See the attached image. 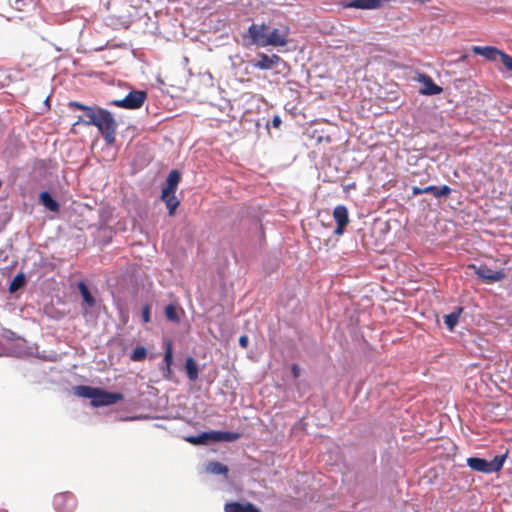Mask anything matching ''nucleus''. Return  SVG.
Listing matches in <instances>:
<instances>
[{"mask_svg":"<svg viewBox=\"0 0 512 512\" xmlns=\"http://www.w3.org/2000/svg\"><path fill=\"white\" fill-rule=\"evenodd\" d=\"M269 26L262 23H252L247 31V36L250 39V44L258 47H266V39L269 35Z\"/></svg>","mask_w":512,"mask_h":512,"instance_id":"nucleus-4","label":"nucleus"},{"mask_svg":"<svg viewBox=\"0 0 512 512\" xmlns=\"http://www.w3.org/2000/svg\"><path fill=\"white\" fill-rule=\"evenodd\" d=\"M281 125V118L278 115H275L272 119V126L274 128H279Z\"/></svg>","mask_w":512,"mask_h":512,"instance_id":"nucleus-34","label":"nucleus"},{"mask_svg":"<svg viewBox=\"0 0 512 512\" xmlns=\"http://www.w3.org/2000/svg\"><path fill=\"white\" fill-rule=\"evenodd\" d=\"M68 106L71 109L84 111L88 117V121L85 122V125L97 127L107 144L111 145L115 142L117 122L111 112L103 108L87 106L77 101H70Z\"/></svg>","mask_w":512,"mask_h":512,"instance_id":"nucleus-1","label":"nucleus"},{"mask_svg":"<svg viewBox=\"0 0 512 512\" xmlns=\"http://www.w3.org/2000/svg\"><path fill=\"white\" fill-rule=\"evenodd\" d=\"M505 459L506 455H497L490 461L479 457H469L467 465L474 471L491 474L502 469Z\"/></svg>","mask_w":512,"mask_h":512,"instance_id":"nucleus-2","label":"nucleus"},{"mask_svg":"<svg viewBox=\"0 0 512 512\" xmlns=\"http://www.w3.org/2000/svg\"><path fill=\"white\" fill-rule=\"evenodd\" d=\"M161 199L165 202L168 208L169 215H174L176 209L180 205V201L175 196V192L162 191Z\"/></svg>","mask_w":512,"mask_h":512,"instance_id":"nucleus-16","label":"nucleus"},{"mask_svg":"<svg viewBox=\"0 0 512 512\" xmlns=\"http://www.w3.org/2000/svg\"><path fill=\"white\" fill-rule=\"evenodd\" d=\"M78 289H79V291L81 293V296H82L84 302L89 307L94 306L95 305V298L90 293L87 285L84 282L81 281V282L78 283Z\"/></svg>","mask_w":512,"mask_h":512,"instance_id":"nucleus-24","label":"nucleus"},{"mask_svg":"<svg viewBox=\"0 0 512 512\" xmlns=\"http://www.w3.org/2000/svg\"><path fill=\"white\" fill-rule=\"evenodd\" d=\"M470 268L486 283L499 282L505 278V273L502 270L495 271L485 264L479 266L470 265Z\"/></svg>","mask_w":512,"mask_h":512,"instance_id":"nucleus-7","label":"nucleus"},{"mask_svg":"<svg viewBox=\"0 0 512 512\" xmlns=\"http://www.w3.org/2000/svg\"><path fill=\"white\" fill-rule=\"evenodd\" d=\"M40 203L51 212H58L60 210L59 203L51 196L48 191H43L39 195Z\"/></svg>","mask_w":512,"mask_h":512,"instance_id":"nucleus-17","label":"nucleus"},{"mask_svg":"<svg viewBox=\"0 0 512 512\" xmlns=\"http://www.w3.org/2000/svg\"><path fill=\"white\" fill-rule=\"evenodd\" d=\"M95 389L94 387L79 385L74 387V394L79 397L91 399L92 401L95 395Z\"/></svg>","mask_w":512,"mask_h":512,"instance_id":"nucleus-23","label":"nucleus"},{"mask_svg":"<svg viewBox=\"0 0 512 512\" xmlns=\"http://www.w3.org/2000/svg\"><path fill=\"white\" fill-rule=\"evenodd\" d=\"M333 217L337 223L334 231L336 235H342L345 226L349 223L348 210L344 205H338L333 210Z\"/></svg>","mask_w":512,"mask_h":512,"instance_id":"nucleus-10","label":"nucleus"},{"mask_svg":"<svg viewBox=\"0 0 512 512\" xmlns=\"http://www.w3.org/2000/svg\"><path fill=\"white\" fill-rule=\"evenodd\" d=\"M388 1L389 0H352L350 2H343L342 7L370 10L380 8L383 3Z\"/></svg>","mask_w":512,"mask_h":512,"instance_id":"nucleus-11","label":"nucleus"},{"mask_svg":"<svg viewBox=\"0 0 512 512\" xmlns=\"http://www.w3.org/2000/svg\"><path fill=\"white\" fill-rule=\"evenodd\" d=\"M147 99V93L142 90H133L128 93L123 99L113 100L109 102V105H113L124 109H139L143 106Z\"/></svg>","mask_w":512,"mask_h":512,"instance_id":"nucleus-3","label":"nucleus"},{"mask_svg":"<svg viewBox=\"0 0 512 512\" xmlns=\"http://www.w3.org/2000/svg\"><path fill=\"white\" fill-rule=\"evenodd\" d=\"M53 505L58 512H73L76 509L77 500L74 494L62 492L54 496Z\"/></svg>","mask_w":512,"mask_h":512,"instance_id":"nucleus-6","label":"nucleus"},{"mask_svg":"<svg viewBox=\"0 0 512 512\" xmlns=\"http://www.w3.org/2000/svg\"><path fill=\"white\" fill-rule=\"evenodd\" d=\"M25 284V277L23 274H18L14 277L9 285V291L15 292Z\"/></svg>","mask_w":512,"mask_h":512,"instance_id":"nucleus-28","label":"nucleus"},{"mask_svg":"<svg viewBox=\"0 0 512 512\" xmlns=\"http://www.w3.org/2000/svg\"><path fill=\"white\" fill-rule=\"evenodd\" d=\"M425 193H426V192H425V191H423V188H419V187H417V186H414V187L412 188V194H413L414 196H416V195H420V194H425Z\"/></svg>","mask_w":512,"mask_h":512,"instance_id":"nucleus-35","label":"nucleus"},{"mask_svg":"<svg viewBox=\"0 0 512 512\" xmlns=\"http://www.w3.org/2000/svg\"><path fill=\"white\" fill-rule=\"evenodd\" d=\"M205 470L206 472L210 473V474H223L225 476H227L228 474V467L220 462H217V461H211V462H208L206 467H205Z\"/></svg>","mask_w":512,"mask_h":512,"instance_id":"nucleus-21","label":"nucleus"},{"mask_svg":"<svg viewBox=\"0 0 512 512\" xmlns=\"http://www.w3.org/2000/svg\"><path fill=\"white\" fill-rule=\"evenodd\" d=\"M225 512H261L258 507L250 502H229L224 506Z\"/></svg>","mask_w":512,"mask_h":512,"instance_id":"nucleus-13","label":"nucleus"},{"mask_svg":"<svg viewBox=\"0 0 512 512\" xmlns=\"http://www.w3.org/2000/svg\"><path fill=\"white\" fill-rule=\"evenodd\" d=\"M187 441L194 445L206 444L208 442V437H207V435H205V432H203L202 434H200L198 436L188 437Z\"/></svg>","mask_w":512,"mask_h":512,"instance_id":"nucleus-29","label":"nucleus"},{"mask_svg":"<svg viewBox=\"0 0 512 512\" xmlns=\"http://www.w3.org/2000/svg\"><path fill=\"white\" fill-rule=\"evenodd\" d=\"M419 80L423 83V88L420 93L423 95H437L442 92V88L434 83L432 78L428 75L421 74Z\"/></svg>","mask_w":512,"mask_h":512,"instance_id":"nucleus-14","label":"nucleus"},{"mask_svg":"<svg viewBox=\"0 0 512 512\" xmlns=\"http://www.w3.org/2000/svg\"><path fill=\"white\" fill-rule=\"evenodd\" d=\"M185 370L187 377L190 381H196L198 379V367L197 363L192 357H188L185 362Z\"/></svg>","mask_w":512,"mask_h":512,"instance_id":"nucleus-20","label":"nucleus"},{"mask_svg":"<svg viewBox=\"0 0 512 512\" xmlns=\"http://www.w3.org/2000/svg\"><path fill=\"white\" fill-rule=\"evenodd\" d=\"M146 356H147L146 348L144 346H138L132 351V353L130 355V359L135 362H140V361L145 360Z\"/></svg>","mask_w":512,"mask_h":512,"instance_id":"nucleus-27","label":"nucleus"},{"mask_svg":"<svg viewBox=\"0 0 512 512\" xmlns=\"http://www.w3.org/2000/svg\"><path fill=\"white\" fill-rule=\"evenodd\" d=\"M173 362V349L172 344L170 342L167 343L165 353H164V363L166 364L167 374L171 373V365ZM169 375H167L168 377Z\"/></svg>","mask_w":512,"mask_h":512,"instance_id":"nucleus-26","label":"nucleus"},{"mask_svg":"<svg viewBox=\"0 0 512 512\" xmlns=\"http://www.w3.org/2000/svg\"><path fill=\"white\" fill-rule=\"evenodd\" d=\"M499 58L502 64L505 66V68L509 71H512V56L501 51V54H499Z\"/></svg>","mask_w":512,"mask_h":512,"instance_id":"nucleus-30","label":"nucleus"},{"mask_svg":"<svg viewBox=\"0 0 512 512\" xmlns=\"http://www.w3.org/2000/svg\"><path fill=\"white\" fill-rule=\"evenodd\" d=\"M205 435L208 437V441H214V442H233L240 438L239 433L235 432H224V431H210L205 432Z\"/></svg>","mask_w":512,"mask_h":512,"instance_id":"nucleus-12","label":"nucleus"},{"mask_svg":"<svg viewBox=\"0 0 512 512\" xmlns=\"http://www.w3.org/2000/svg\"><path fill=\"white\" fill-rule=\"evenodd\" d=\"M472 51L475 54L481 55L485 59L490 60V61H495L499 57V54H501V50H499L493 46H485V47L473 46Z\"/></svg>","mask_w":512,"mask_h":512,"instance_id":"nucleus-15","label":"nucleus"},{"mask_svg":"<svg viewBox=\"0 0 512 512\" xmlns=\"http://www.w3.org/2000/svg\"><path fill=\"white\" fill-rule=\"evenodd\" d=\"M164 312H165L166 318L169 321L174 322V323H179L180 322V317H179L178 309H177L176 305L168 304L165 307V311Z\"/></svg>","mask_w":512,"mask_h":512,"instance_id":"nucleus-25","label":"nucleus"},{"mask_svg":"<svg viewBox=\"0 0 512 512\" xmlns=\"http://www.w3.org/2000/svg\"><path fill=\"white\" fill-rule=\"evenodd\" d=\"M142 319L145 323L149 322L150 321V308L148 305H146L144 308H143V311H142Z\"/></svg>","mask_w":512,"mask_h":512,"instance_id":"nucleus-31","label":"nucleus"},{"mask_svg":"<svg viewBox=\"0 0 512 512\" xmlns=\"http://www.w3.org/2000/svg\"><path fill=\"white\" fill-rule=\"evenodd\" d=\"M124 398L123 394L108 392L100 388L95 389V395L93 400L91 401L92 406L100 407V406H108L116 404L119 401H122Z\"/></svg>","mask_w":512,"mask_h":512,"instance_id":"nucleus-5","label":"nucleus"},{"mask_svg":"<svg viewBox=\"0 0 512 512\" xmlns=\"http://www.w3.org/2000/svg\"><path fill=\"white\" fill-rule=\"evenodd\" d=\"M423 191L433 194L436 198H440L448 196L451 193V188L448 185H443L441 187L430 185L423 188Z\"/></svg>","mask_w":512,"mask_h":512,"instance_id":"nucleus-19","label":"nucleus"},{"mask_svg":"<svg viewBox=\"0 0 512 512\" xmlns=\"http://www.w3.org/2000/svg\"><path fill=\"white\" fill-rule=\"evenodd\" d=\"M180 179V173L177 170H172L166 179V187L162 191L176 192Z\"/></svg>","mask_w":512,"mask_h":512,"instance_id":"nucleus-18","label":"nucleus"},{"mask_svg":"<svg viewBox=\"0 0 512 512\" xmlns=\"http://www.w3.org/2000/svg\"><path fill=\"white\" fill-rule=\"evenodd\" d=\"M462 311L463 309L461 307H458L457 310L453 311L452 313L444 317V322L450 331H453L455 326L458 324Z\"/></svg>","mask_w":512,"mask_h":512,"instance_id":"nucleus-22","label":"nucleus"},{"mask_svg":"<svg viewBox=\"0 0 512 512\" xmlns=\"http://www.w3.org/2000/svg\"><path fill=\"white\" fill-rule=\"evenodd\" d=\"M88 120H84L83 117L79 116L77 121L73 124L74 126L78 125V124H85V122H87Z\"/></svg>","mask_w":512,"mask_h":512,"instance_id":"nucleus-36","label":"nucleus"},{"mask_svg":"<svg viewBox=\"0 0 512 512\" xmlns=\"http://www.w3.org/2000/svg\"><path fill=\"white\" fill-rule=\"evenodd\" d=\"M258 60L253 63V67L260 70H269L279 64H285V61L277 54L267 55L265 53L257 54Z\"/></svg>","mask_w":512,"mask_h":512,"instance_id":"nucleus-8","label":"nucleus"},{"mask_svg":"<svg viewBox=\"0 0 512 512\" xmlns=\"http://www.w3.org/2000/svg\"><path fill=\"white\" fill-rule=\"evenodd\" d=\"M291 372L294 378H298L300 376V368L297 364H293L291 367Z\"/></svg>","mask_w":512,"mask_h":512,"instance_id":"nucleus-33","label":"nucleus"},{"mask_svg":"<svg viewBox=\"0 0 512 512\" xmlns=\"http://www.w3.org/2000/svg\"><path fill=\"white\" fill-rule=\"evenodd\" d=\"M288 35H289L288 27H285L283 29L274 28L272 30H269V35L266 39L267 40L266 47L267 46L283 47V46L287 45Z\"/></svg>","mask_w":512,"mask_h":512,"instance_id":"nucleus-9","label":"nucleus"},{"mask_svg":"<svg viewBox=\"0 0 512 512\" xmlns=\"http://www.w3.org/2000/svg\"><path fill=\"white\" fill-rule=\"evenodd\" d=\"M248 344H249V338L247 335H242L240 336L239 338V345L242 347V348H247L248 347Z\"/></svg>","mask_w":512,"mask_h":512,"instance_id":"nucleus-32","label":"nucleus"}]
</instances>
